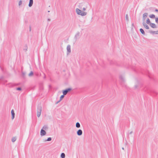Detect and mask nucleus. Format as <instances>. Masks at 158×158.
Instances as JSON below:
<instances>
[{
    "instance_id": "nucleus-1",
    "label": "nucleus",
    "mask_w": 158,
    "mask_h": 158,
    "mask_svg": "<svg viewBox=\"0 0 158 158\" xmlns=\"http://www.w3.org/2000/svg\"><path fill=\"white\" fill-rule=\"evenodd\" d=\"M76 11L78 15H80L82 16H85L87 14L86 12L82 11L78 8H76Z\"/></svg>"
},
{
    "instance_id": "nucleus-2",
    "label": "nucleus",
    "mask_w": 158,
    "mask_h": 158,
    "mask_svg": "<svg viewBox=\"0 0 158 158\" xmlns=\"http://www.w3.org/2000/svg\"><path fill=\"white\" fill-rule=\"evenodd\" d=\"M42 111V107L40 104H39L37 107V116L39 117L41 114Z\"/></svg>"
},
{
    "instance_id": "nucleus-3",
    "label": "nucleus",
    "mask_w": 158,
    "mask_h": 158,
    "mask_svg": "<svg viewBox=\"0 0 158 158\" xmlns=\"http://www.w3.org/2000/svg\"><path fill=\"white\" fill-rule=\"evenodd\" d=\"M119 78L121 84L123 85L125 81V79L123 75H121L119 76Z\"/></svg>"
},
{
    "instance_id": "nucleus-4",
    "label": "nucleus",
    "mask_w": 158,
    "mask_h": 158,
    "mask_svg": "<svg viewBox=\"0 0 158 158\" xmlns=\"http://www.w3.org/2000/svg\"><path fill=\"white\" fill-rule=\"evenodd\" d=\"M71 90V89L70 88H67L65 90H63V93L64 95H66L68 92H69Z\"/></svg>"
},
{
    "instance_id": "nucleus-5",
    "label": "nucleus",
    "mask_w": 158,
    "mask_h": 158,
    "mask_svg": "<svg viewBox=\"0 0 158 158\" xmlns=\"http://www.w3.org/2000/svg\"><path fill=\"white\" fill-rule=\"evenodd\" d=\"M80 34L79 32H77L74 36V39L76 40L80 38Z\"/></svg>"
},
{
    "instance_id": "nucleus-6",
    "label": "nucleus",
    "mask_w": 158,
    "mask_h": 158,
    "mask_svg": "<svg viewBox=\"0 0 158 158\" xmlns=\"http://www.w3.org/2000/svg\"><path fill=\"white\" fill-rule=\"evenodd\" d=\"M148 15V13H145L143 14L142 17L143 22H145L146 18Z\"/></svg>"
},
{
    "instance_id": "nucleus-7",
    "label": "nucleus",
    "mask_w": 158,
    "mask_h": 158,
    "mask_svg": "<svg viewBox=\"0 0 158 158\" xmlns=\"http://www.w3.org/2000/svg\"><path fill=\"white\" fill-rule=\"evenodd\" d=\"M40 134L41 136H44L46 134V132L44 130L42 129L40 131Z\"/></svg>"
},
{
    "instance_id": "nucleus-8",
    "label": "nucleus",
    "mask_w": 158,
    "mask_h": 158,
    "mask_svg": "<svg viewBox=\"0 0 158 158\" xmlns=\"http://www.w3.org/2000/svg\"><path fill=\"white\" fill-rule=\"evenodd\" d=\"M77 135L80 136L82 134V131L81 129H79L77 131Z\"/></svg>"
},
{
    "instance_id": "nucleus-9",
    "label": "nucleus",
    "mask_w": 158,
    "mask_h": 158,
    "mask_svg": "<svg viewBox=\"0 0 158 158\" xmlns=\"http://www.w3.org/2000/svg\"><path fill=\"white\" fill-rule=\"evenodd\" d=\"M143 25L145 28H146L147 29H149V26H148V25H147L146 24V23H145V22H143Z\"/></svg>"
},
{
    "instance_id": "nucleus-10",
    "label": "nucleus",
    "mask_w": 158,
    "mask_h": 158,
    "mask_svg": "<svg viewBox=\"0 0 158 158\" xmlns=\"http://www.w3.org/2000/svg\"><path fill=\"white\" fill-rule=\"evenodd\" d=\"M67 52L69 53H70L71 52V46L69 45H68L67 47Z\"/></svg>"
},
{
    "instance_id": "nucleus-11",
    "label": "nucleus",
    "mask_w": 158,
    "mask_h": 158,
    "mask_svg": "<svg viewBox=\"0 0 158 158\" xmlns=\"http://www.w3.org/2000/svg\"><path fill=\"white\" fill-rule=\"evenodd\" d=\"M11 114L12 115V119H13L15 118V113H14V111L13 110H12L11 111Z\"/></svg>"
},
{
    "instance_id": "nucleus-12",
    "label": "nucleus",
    "mask_w": 158,
    "mask_h": 158,
    "mask_svg": "<svg viewBox=\"0 0 158 158\" xmlns=\"http://www.w3.org/2000/svg\"><path fill=\"white\" fill-rule=\"evenodd\" d=\"M149 25L152 28H156L157 27L155 23H151Z\"/></svg>"
},
{
    "instance_id": "nucleus-13",
    "label": "nucleus",
    "mask_w": 158,
    "mask_h": 158,
    "mask_svg": "<svg viewBox=\"0 0 158 158\" xmlns=\"http://www.w3.org/2000/svg\"><path fill=\"white\" fill-rule=\"evenodd\" d=\"M33 0H29V4H28V6L30 7H31L33 4Z\"/></svg>"
},
{
    "instance_id": "nucleus-14",
    "label": "nucleus",
    "mask_w": 158,
    "mask_h": 158,
    "mask_svg": "<svg viewBox=\"0 0 158 158\" xmlns=\"http://www.w3.org/2000/svg\"><path fill=\"white\" fill-rule=\"evenodd\" d=\"M64 95H64V94H63V95H61V96H60V99L59 101L58 102H56V104H57L59 102H60L62 99L64 98Z\"/></svg>"
},
{
    "instance_id": "nucleus-15",
    "label": "nucleus",
    "mask_w": 158,
    "mask_h": 158,
    "mask_svg": "<svg viewBox=\"0 0 158 158\" xmlns=\"http://www.w3.org/2000/svg\"><path fill=\"white\" fill-rule=\"evenodd\" d=\"M140 86V84L137 82V84L135 85V89H137Z\"/></svg>"
},
{
    "instance_id": "nucleus-16",
    "label": "nucleus",
    "mask_w": 158,
    "mask_h": 158,
    "mask_svg": "<svg viewBox=\"0 0 158 158\" xmlns=\"http://www.w3.org/2000/svg\"><path fill=\"white\" fill-rule=\"evenodd\" d=\"M139 31L141 33L143 34V35H145V33L143 30L142 28H140L139 29Z\"/></svg>"
},
{
    "instance_id": "nucleus-17",
    "label": "nucleus",
    "mask_w": 158,
    "mask_h": 158,
    "mask_svg": "<svg viewBox=\"0 0 158 158\" xmlns=\"http://www.w3.org/2000/svg\"><path fill=\"white\" fill-rule=\"evenodd\" d=\"M157 32V31H150V33L152 34H158V32Z\"/></svg>"
},
{
    "instance_id": "nucleus-18",
    "label": "nucleus",
    "mask_w": 158,
    "mask_h": 158,
    "mask_svg": "<svg viewBox=\"0 0 158 158\" xmlns=\"http://www.w3.org/2000/svg\"><path fill=\"white\" fill-rule=\"evenodd\" d=\"M76 126L77 128H79L80 127V125L79 123L77 122L76 124Z\"/></svg>"
},
{
    "instance_id": "nucleus-19",
    "label": "nucleus",
    "mask_w": 158,
    "mask_h": 158,
    "mask_svg": "<svg viewBox=\"0 0 158 158\" xmlns=\"http://www.w3.org/2000/svg\"><path fill=\"white\" fill-rule=\"evenodd\" d=\"M146 23L148 24H150L151 23L150 20L149 18H148L146 20Z\"/></svg>"
},
{
    "instance_id": "nucleus-20",
    "label": "nucleus",
    "mask_w": 158,
    "mask_h": 158,
    "mask_svg": "<svg viewBox=\"0 0 158 158\" xmlns=\"http://www.w3.org/2000/svg\"><path fill=\"white\" fill-rule=\"evenodd\" d=\"M60 157L61 158H64L65 157V154L64 153H62L61 154Z\"/></svg>"
},
{
    "instance_id": "nucleus-21",
    "label": "nucleus",
    "mask_w": 158,
    "mask_h": 158,
    "mask_svg": "<svg viewBox=\"0 0 158 158\" xmlns=\"http://www.w3.org/2000/svg\"><path fill=\"white\" fill-rule=\"evenodd\" d=\"M27 49V45H25L24 47V48L23 49V50L25 52H26Z\"/></svg>"
},
{
    "instance_id": "nucleus-22",
    "label": "nucleus",
    "mask_w": 158,
    "mask_h": 158,
    "mask_svg": "<svg viewBox=\"0 0 158 158\" xmlns=\"http://www.w3.org/2000/svg\"><path fill=\"white\" fill-rule=\"evenodd\" d=\"M149 17L151 18H155V16L153 14L150 15L149 16Z\"/></svg>"
},
{
    "instance_id": "nucleus-23",
    "label": "nucleus",
    "mask_w": 158,
    "mask_h": 158,
    "mask_svg": "<svg viewBox=\"0 0 158 158\" xmlns=\"http://www.w3.org/2000/svg\"><path fill=\"white\" fill-rule=\"evenodd\" d=\"M16 138L14 137L12 138L11 141L13 142H14L16 141Z\"/></svg>"
},
{
    "instance_id": "nucleus-24",
    "label": "nucleus",
    "mask_w": 158,
    "mask_h": 158,
    "mask_svg": "<svg viewBox=\"0 0 158 158\" xmlns=\"http://www.w3.org/2000/svg\"><path fill=\"white\" fill-rule=\"evenodd\" d=\"M33 72L32 71H31L30 73H29L28 76L29 77H30L31 76H32L33 75Z\"/></svg>"
},
{
    "instance_id": "nucleus-25",
    "label": "nucleus",
    "mask_w": 158,
    "mask_h": 158,
    "mask_svg": "<svg viewBox=\"0 0 158 158\" xmlns=\"http://www.w3.org/2000/svg\"><path fill=\"white\" fill-rule=\"evenodd\" d=\"M52 140V138L51 137H49L45 141H51Z\"/></svg>"
},
{
    "instance_id": "nucleus-26",
    "label": "nucleus",
    "mask_w": 158,
    "mask_h": 158,
    "mask_svg": "<svg viewBox=\"0 0 158 158\" xmlns=\"http://www.w3.org/2000/svg\"><path fill=\"white\" fill-rule=\"evenodd\" d=\"M155 21L156 23H158V17L156 18Z\"/></svg>"
},
{
    "instance_id": "nucleus-27",
    "label": "nucleus",
    "mask_w": 158,
    "mask_h": 158,
    "mask_svg": "<svg viewBox=\"0 0 158 158\" xmlns=\"http://www.w3.org/2000/svg\"><path fill=\"white\" fill-rule=\"evenodd\" d=\"M22 4V1L21 0H20L19 1V6H20Z\"/></svg>"
},
{
    "instance_id": "nucleus-28",
    "label": "nucleus",
    "mask_w": 158,
    "mask_h": 158,
    "mask_svg": "<svg viewBox=\"0 0 158 158\" xmlns=\"http://www.w3.org/2000/svg\"><path fill=\"white\" fill-rule=\"evenodd\" d=\"M48 128V127L47 126H44L43 127V129H44L45 130H46V129H47Z\"/></svg>"
},
{
    "instance_id": "nucleus-29",
    "label": "nucleus",
    "mask_w": 158,
    "mask_h": 158,
    "mask_svg": "<svg viewBox=\"0 0 158 158\" xmlns=\"http://www.w3.org/2000/svg\"><path fill=\"white\" fill-rule=\"evenodd\" d=\"M22 74L23 77H24L26 74V73L24 72H22Z\"/></svg>"
},
{
    "instance_id": "nucleus-30",
    "label": "nucleus",
    "mask_w": 158,
    "mask_h": 158,
    "mask_svg": "<svg viewBox=\"0 0 158 158\" xmlns=\"http://www.w3.org/2000/svg\"><path fill=\"white\" fill-rule=\"evenodd\" d=\"M21 88L20 87H18L16 88V90H21Z\"/></svg>"
},
{
    "instance_id": "nucleus-31",
    "label": "nucleus",
    "mask_w": 158,
    "mask_h": 158,
    "mask_svg": "<svg viewBox=\"0 0 158 158\" xmlns=\"http://www.w3.org/2000/svg\"><path fill=\"white\" fill-rule=\"evenodd\" d=\"M126 19L128 21V15L127 14L126 15Z\"/></svg>"
},
{
    "instance_id": "nucleus-32",
    "label": "nucleus",
    "mask_w": 158,
    "mask_h": 158,
    "mask_svg": "<svg viewBox=\"0 0 158 158\" xmlns=\"http://www.w3.org/2000/svg\"><path fill=\"white\" fill-rule=\"evenodd\" d=\"M9 85H10L9 86L11 87H13L14 85L13 84H12V83L10 84Z\"/></svg>"
},
{
    "instance_id": "nucleus-33",
    "label": "nucleus",
    "mask_w": 158,
    "mask_h": 158,
    "mask_svg": "<svg viewBox=\"0 0 158 158\" xmlns=\"http://www.w3.org/2000/svg\"><path fill=\"white\" fill-rule=\"evenodd\" d=\"M86 10V8H85V7L83 8V9H82V10H83V11H85V10Z\"/></svg>"
},
{
    "instance_id": "nucleus-34",
    "label": "nucleus",
    "mask_w": 158,
    "mask_h": 158,
    "mask_svg": "<svg viewBox=\"0 0 158 158\" xmlns=\"http://www.w3.org/2000/svg\"><path fill=\"white\" fill-rule=\"evenodd\" d=\"M133 133V131H131L128 134V135H129V134H131L132 133Z\"/></svg>"
},
{
    "instance_id": "nucleus-35",
    "label": "nucleus",
    "mask_w": 158,
    "mask_h": 158,
    "mask_svg": "<svg viewBox=\"0 0 158 158\" xmlns=\"http://www.w3.org/2000/svg\"><path fill=\"white\" fill-rule=\"evenodd\" d=\"M155 11L156 12H158V9H156L155 10Z\"/></svg>"
},
{
    "instance_id": "nucleus-36",
    "label": "nucleus",
    "mask_w": 158,
    "mask_h": 158,
    "mask_svg": "<svg viewBox=\"0 0 158 158\" xmlns=\"http://www.w3.org/2000/svg\"><path fill=\"white\" fill-rule=\"evenodd\" d=\"M3 78V77H1L0 78V80H1L2 79V78Z\"/></svg>"
},
{
    "instance_id": "nucleus-37",
    "label": "nucleus",
    "mask_w": 158,
    "mask_h": 158,
    "mask_svg": "<svg viewBox=\"0 0 158 158\" xmlns=\"http://www.w3.org/2000/svg\"><path fill=\"white\" fill-rule=\"evenodd\" d=\"M132 26H134V24L133 23H132Z\"/></svg>"
},
{
    "instance_id": "nucleus-38",
    "label": "nucleus",
    "mask_w": 158,
    "mask_h": 158,
    "mask_svg": "<svg viewBox=\"0 0 158 158\" xmlns=\"http://www.w3.org/2000/svg\"><path fill=\"white\" fill-rule=\"evenodd\" d=\"M50 19H48V21H50Z\"/></svg>"
},
{
    "instance_id": "nucleus-39",
    "label": "nucleus",
    "mask_w": 158,
    "mask_h": 158,
    "mask_svg": "<svg viewBox=\"0 0 158 158\" xmlns=\"http://www.w3.org/2000/svg\"><path fill=\"white\" fill-rule=\"evenodd\" d=\"M31 31V27H30V31Z\"/></svg>"
},
{
    "instance_id": "nucleus-40",
    "label": "nucleus",
    "mask_w": 158,
    "mask_h": 158,
    "mask_svg": "<svg viewBox=\"0 0 158 158\" xmlns=\"http://www.w3.org/2000/svg\"><path fill=\"white\" fill-rule=\"evenodd\" d=\"M122 149L123 150H124V148H123H123H122Z\"/></svg>"
},
{
    "instance_id": "nucleus-41",
    "label": "nucleus",
    "mask_w": 158,
    "mask_h": 158,
    "mask_svg": "<svg viewBox=\"0 0 158 158\" xmlns=\"http://www.w3.org/2000/svg\"><path fill=\"white\" fill-rule=\"evenodd\" d=\"M80 5H79V8H80Z\"/></svg>"
},
{
    "instance_id": "nucleus-42",
    "label": "nucleus",
    "mask_w": 158,
    "mask_h": 158,
    "mask_svg": "<svg viewBox=\"0 0 158 158\" xmlns=\"http://www.w3.org/2000/svg\"><path fill=\"white\" fill-rule=\"evenodd\" d=\"M48 12H50V11H48Z\"/></svg>"
}]
</instances>
